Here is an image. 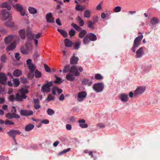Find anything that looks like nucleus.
<instances>
[{"instance_id": "f257e3e1", "label": "nucleus", "mask_w": 160, "mask_h": 160, "mask_svg": "<svg viewBox=\"0 0 160 160\" xmlns=\"http://www.w3.org/2000/svg\"><path fill=\"white\" fill-rule=\"evenodd\" d=\"M78 71L82 72L83 71V68L81 67H78L76 66H72L70 68L69 72L72 74H68L66 76L67 79L70 81H74L75 78L74 76L77 77L80 75V73Z\"/></svg>"}, {"instance_id": "f03ea898", "label": "nucleus", "mask_w": 160, "mask_h": 160, "mask_svg": "<svg viewBox=\"0 0 160 160\" xmlns=\"http://www.w3.org/2000/svg\"><path fill=\"white\" fill-rule=\"evenodd\" d=\"M97 39V37L94 34L92 33H89L83 38V42L84 44H87L89 43L90 41H94Z\"/></svg>"}, {"instance_id": "7ed1b4c3", "label": "nucleus", "mask_w": 160, "mask_h": 160, "mask_svg": "<svg viewBox=\"0 0 160 160\" xmlns=\"http://www.w3.org/2000/svg\"><path fill=\"white\" fill-rule=\"evenodd\" d=\"M46 83L43 85L41 87V91L43 93H48L50 92V87L53 86V82L52 81L48 82L46 81Z\"/></svg>"}, {"instance_id": "20e7f679", "label": "nucleus", "mask_w": 160, "mask_h": 160, "mask_svg": "<svg viewBox=\"0 0 160 160\" xmlns=\"http://www.w3.org/2000/svg\"><path fill=\"white\" fill-rule=\"evenodd\" d=\"M143 38V36L140 35L135 38L134 41L133 45L131 48L132 52H135L136 51V49L140 45V42Z\"/></svg>"}, {"instance_id": "39448f33", "label": "nucleus", "mask_w": 160, "mask_h": 160, "mask_svg": "<svg viewBox=\"0 0 160 160\" xmlns=\"http://www.w3.org/2000/svg\"><path fill=\"white\" fill-rule=\"evenodd\" d=\"M12 6L16 10L20 12L22 16H24L25 15L26 10L23 8L22 4L17 3L14 4H12Z\"/></svg>"}, {"instance_id": "423d86ee", "label": "nucleus", "mask_w": 160, "mask_h": 160, "mask_svg": "<svg viewBox=\"0 0 160 160\" xmlns=\"http://www.w3.org/2000/svg\"><path fill=\"white\" fill-rule=\"evenodd\" d=\"M1 16L3 20H5L7 19L10 20L12 18L11 14L5 9H3L2 10Z\"/></svg>"}, {"instance_id": "0eeeda50", "label": "nucleus", "mask_w": 160, "mask_h": 160, "mask_svg": "<svg viewBox=\"0 0 160 160\" xmlns=\"http://www.w3.org/2000/svg\"><path fill=\"white\" fill-rule=\"evenodd\" d=\"M93 89L97 92H101L104 88V85L101 82L96 83L92 86Z\"/></svg>"}, {"instance_id": "6e6552de", "label": "nucleus", "mask_w": 160, "mask_h": 160, "mask_svg": "<svg viewBox=\"0 0 160 160\" xmlns=\"http://www.w3.org/2000/svg\"><path fill=\"white\" fill-rule=\"evenodd\" d=\"M8 99L9 101L12 102H13L14 101L18 102H21L22 101V99L20 97V95L19 93H17L16 97L14 95H10L8 98Z\"/></svg>"}, {"instance_id": "1a4fd4ad", "label": "nucleus", "mask_w": 160, "mask_h": 160, "mask_svg": "<svg viewBox=\"0 0 160 160\" xmlns=\"http://www.w3.org/2000/svg\"><path fill=\"white\" fill-rule=\"evenodd\" d=\"M29 92V91L26 89L24 88H22L19 90L18 92L20 95L21 98L22 99V101L24 99H25L27 97L26 94Z\"/></svg>"}, {"instance_id": "9d476101", "label": "nucleus", "mask_w": 160, "mask_h": 160, "mask_svg": "<svg viewBox=\"0 0 160 160\" xmlns=\"http://www.w3.org/2000/svg\"><path fill=\"white\" fill-rule=\"evenodd\" d=\"M87 95L86 92L85 91L79 92L77 98V101L79 102L82 101Z\"/></svg>"}, {"instance_id": "9b49d317", "label": "nucleus", "mask_w": 160, "mask_h": 160, "mask_svg": "<svg viewBox=\"0 0 160 160\" xmlns=\"http://www.w3.org/2000/svg\"><path fill=\"white\" fill-rule=\"evenodd\" d=\"M7 133L9 136L14 138L16 135L20 134L21 132L19 130H12L8 132Z\"/></svg>"}, {"instance_id": "f8f14e48", "label": "nucleus", "mask_w": 160, "mask_h": 160, "mask_svg": "<svg viewBox=\"0 0 160 160\" xmlns=\"http://www.w3.org/2000/svg\"><path fill=\"white\" fill-rule=\"evenodd\" d=\"M145 90V88L144 87L140 86L138 87L135 91L134 96L140 95L143 93Z\"/></svg>"}, {"instance_id": "ddd939ff", "label": "nucleus", "mask_w": 160, "mask_h": 160, "mask_svg": "<svg viewBox=\"0 0 160 160\" xmlns=\"http://www.w3.org/2000/svg\"><path fill=\"white\" fill-rule=\"evenodd\" d=\"M6 117L9 119H12L13 118H19L20 116L17 113H14L9 112L6 114Z\"/></svg>"}, {"instance_id": "4468645a", "label": "nucleus", "mask_w": 160, "mask_h": 160, "mask_svg": "<svg viewBox=\"0 0 160 160\" xmlns=\"http://www.w3.org/2000/svg\"><path fill=\"white\" fill-rule=\"evenodd\" d=\"M7 80L6 74L2 72H1L0 73V83L4 85H6Z\"/></svg>"}, {"instance_id": "2eb2a0df", "label": "nucleus", "mask_w": 160, "mask_h": 160, "mask_svg": "<svg viewBox=\"0 0 160 160\" xmlns=\"http://www.w3.org/2000/svg\"><path fill=\"white\" fill-rule=\"evenodd\" d=\"M79 59L78 57L75 56V54L73 53L72 56L71 58L70 59V63L71 64L76 65L78 63Z\"/></svg>"}, {"instance_id": "dca6fc26", "label": "nucleus", "mask_w": 160, "mask_h": 160, "mask_svg": "<svg viewBox=\"0 0 160 160\" xmlns=\"http://www.w3.org/2000/svg\"><path fill=\"white\" fill-rule=\"evenodd\" d=\"M46 18L47 21L49 22L53 23L55 22L54 18L52 16L51 13H49L46 14Z\"/></svg>"}, {"instance_id": "f3484780", "label": "nucleus", "mask_w": 160, "mask_h": 160, "mask_svg": "<svg viewBox=\"0 0 160 160\" xmlns=\"http://www.w3.org/2000/svg\"><path fill=\"white\" fill-rule=\"evenodd\" d=\"M33 112L26 110H21L20 111V114L22 116H28L32 115Z\"/></svg>"}, {"instance_id": "a211bd4d", "label": "nucleus", "mask_w": 160, "mask_h": 160, "mask_svg": "<svg viewBox=\"0 0 160 160\" xmlns=\"http://www.w3.org/2000/svg\"><path fill=\"white\" fill-rule=\"evenodd\" d=\"M17 43L15 41H14L11 43L6 48V50L7 51L13 50L16 47Z\"/></svg>"}, {"instance_id": "6ab92c4d", "label": "nucleus", "mask_w": 160, "mask_h": 160, "mask_svg": "<svg viewBox=\"0 0 160 160\" xmlns=\"http://www.w3.org/2000/svg\"><path fill=\"white\" fill-rule=\"evenodd\" d=\"M143 48H145L142 47H141L136 52V56L137 57L136 58H140L142 57L143 55H144V53L143 51Z\"/></svg>"}, {"instance_id": "aec40b11", "label": "nucleus", "mask_w": 160, "mask_h": 160, "mask_svg": "<svg viewBox=\"0 0 160 160\" xmlns=\"http://www.w3.org/2000/svg\"><path fill=\"white\" fill-rule=\"evenodd\" d=\"M159 19L156 17H153L151 18L150 21V24L152 25H156L159 22Z\"/></svg>"}, {"instance_id": "412c9836", "label": "nucleus", "mask_w": 160, "mask_h": 160, "mask_svg": "<svg viewBox=\"0 0 160 160\" xmlns=\"http://www.w3.org/2000/svg\"><path fill=\"white\" fill-rule=\"evenodd\" d=\"M82 83L84 85L90 86L92 84V82L89 79L87 78H84L82 80Z\"/></svg>"}, {"instance_id": "4be33fe9", "label": "nucleus", "mask_w": 160, "mask_h": 160, "mask_svg": "<svg viewBox=\"0 0 160 160\" xmlns=\"http://www.w3.org/2000/svg\"><path fill=\"white\" fill-rule=\"evenodd\" d=\"M15 37V36L11 35L5 37L4 38V42L5 43L7 44L9 43L13 40Z\"/></svg>"}, {"instance_id": "5701e85b", "label": "nucleus", "mask_w": 160, "mask_h": 160, "mask_svg": "<svg viewBox=\"0 0 160 160\" xmlns=\"http://www.w3.org/2000/svg\"><path fill=\"white\" fill-rule=\"evenodd\" d=\"M27 36L28 40L31 41L33 39L34 37V34H32L30 30H28L27 31Z\"/></svg>"}, {"instance_id": "b1692460", "label": "nucleus", "mask_w": 160, "mask_h": 160, "mask_svg": "<svg viewBox=\"0 0 160 160\" xmlns=\"http://www.w3.org/2000/svg\"><path fill=\"white\" fill-rule=\"evenodd\" d=\"M78 122L80 123L79 126L82 128H86L88 127L87 124L85 123V120L84 119L79 120Z\"/></svg>"}, {"instance_id": "393cba45", "label": "nucleus", "mask_w": 160, "mask_h": 160, "mask_svg": "<svg viewBox=\"0 0 160 160\" xmlns=\"http://www.w3.org/2000/svg\"><path fill=\"white\" fill-rule=\"evenodd\" d=\"M2 8H6L8 10H11V5L9 4L7 2H3L1 6Z\"/></svg>"}, {"instance_id": "a878e982", "label": "nucleus", "mask_w": 160, "mask_h": 160, "mask_svg": "<svg viewBox=\"0 0 160 160\" xmlns=\"http://www.w3.org/2000/svg\"><path fill=\"white\" fill-rule=\"evenodd\" d=\"M35 126L32 124H30L27 125L25 128V131H28L33 129Z\"/></svg>"}, {"instance_id": "bb28decb", "label": "nucleus", "mask_w": 160, "mask_h": 160, "mask_svg": "<svg viewBox=\"0 0 160 160\" xmlns=\"http://www.w3.org/2000/svg\"><path fill=\"white\" fill-rule=\"evenodd\" d=\"M128 95L126 94H121L119 96L121 100L124 102L127 101L128 100Z\"/></svg>"}, {"instance_id": "cd10ccee", "label": "nucleus", "mask_w": 160, "mask_h": 160, "mask_svg": "<svg viewBox=\"0 0 160 160\" xmlns=\"http://www.w3.org/2000/svg\"><path fill=\"white\" fill-rule=\"evenodd\" d=\"M28 10L29 12L31 14H34L37 12V10L31 7H29L28 8Z\"/></svg>"}, {"instance_id": "c85d7f7f", "label": "nucleus", "mask_w": 160, "mask_h": 160, "mask_svg": "<svg viewBox=\"0 0 160 160\" xmlns=\"http://www.w3.org/2000/svg\"><path fill=\"white\" fill-rule=\"evenodd\" d=\"M64 42L65 46L67 47H71L73 44L72 42L68 39H65Z\"/></svg>"}, {"instance_id": "c756f323", "label": "nucleus", "mask_w": 160, "mask_h": 160, "mask_svg": "<svg viewBox=\"0 0 160 160\" xmlns=\"http://www.w3.org/2000/svg\"><path fill=\"white\" fill-rule=\"evenodd\" d=\"M19 33L20 38L22 39H24L26 37L25 30L24 29H21L19 31Z\"/></svg>"}, {"instance_id": "7c9ffc66", "label": "nucleus", "mask_w": 160, "mask_h": 160, "mask_svg": "<svg viewBox=\"0 0 160 160\" xmlns=\"http://www.w3.org/2000/svg\"><path fill=\"white\" fill-rule=\"evenodd\" d=\"M22 74V71L19 69H16L13 72V75L15 77H19Z\"/></svg>"}, {"instance_id": "2f4dec72", "label": "nucleus", "mask_w": 160, "mask_h": 160, "mask_svg": "<svg viewBox=\"0 0 160 160\" xmlns=\"http://www.w3.org/2000/svg\"><path fill=\"white\" fill-rule=\"evenodd\" d=\"M58 31L64 37H67L68 33L65 31L59 29H58Z\"/></svg>"}, {"instance_id": "473e14b6", "label": "nucleus", "mask_w": 160, "mask_h": 160, "mask_svg": "<svg viewBox=\"0 0 160 160\" xmlns=\"http://www.w3.org/2000/svg\"><path fill=\"white\" fill-rule=\"evenodd\" d=\"M11 19L9 20V21L6 22H5V24L6 26L10 27H12L14 26V23L11 21Z\"/></svg>"}, {"instance_id": "72a5a7b5", "label": "nucleus", "mask_w": 160, "mask_h": 160, "mask_svg": "<svg viewBox=\"0 0 160 160\" xmlns=\"http://www.w3.org/2000/svg\"><path fill=\"white\" fill-rule=\"evenodd\" d=\"M81 44V41L78 40L74 44V48L76 49H78L80 48V46Z\"/></svg>"}, {"instance_id": "f704fd0d", "label": "nucleus", "mask_w": 160, "mask_h": 160, "mask_svg": "<svg viewBox=\"0 0 160 160\" xmlns=\"http://www.w3.org/2000/svg\"><path fill=\"white\" fill-rule=\"evenodd\" d=\"M28 68L33 73L35 71L36 67L33 64H31L28 66Z\"/></svg>"}, {"instance_id": "c9c22d12", "label": "nucleus", "mask_w": 160, "mask_h": 160, "mask_svg": "<svg viewBox=\"0 0 160 160\" xmlns=\"http://www.w3.org/2000/svg\"><path fill=\"white\" fill-rule=\"evenodd\" d=\"M13 86L15 87H18L20 84V82L18 79H13Z\"/></svg>"}, {"instance_id": "e433bc0d", "label": "nucleus", "mask_w": 160, "mask_h": 160, "mask_svg": "<svg viewBox=\"0 0 160 160\" xmlns=\"http://www.w3.org/2000/svg\"><path fill=\"white\" fill-rule=\"evenodd\" d=\"M87 32L85 30H83L80 32L79 34V37L80 38H83L84 36L87 34Z\"/></svg>"}, {"instance_id": "4c0bfd02", "label": "nucleus", "mask_w": 160, "mask_h": 160, "mask_svg": "<svg viewBox=\"0 0 160 160\" xmlns=\"http://www.w3.org/2000/svg\"><path fill=\"white\" fill-rule=\"evenodd\" d=\"M55 99V97L53 96L51 94H48V97L46 100L48 101H50L54 100Z\"/></svg>"}, {"instance_id": "58836bf2", "label": "nucleus", "mask_w": 160, "mask_h": 160, "mask_svg": "<svg viewBox=\"0 0 160 160\" xmlns=\"http://www.w3.org/2000/svg\"><path fill=\"white\" fill-rule=\"evenodd\" d=\"M35 77L37 78L41 77V73L38 70H36L35 72Z\"/></svg>"}, {"instance_id": "ea45409f", "label": "nucleus", "mask_w": 160, "mask_h": 160, "mask_svg": "<svg viewBox=\"0 0 160 160\" xmlns=\"http://www.w3.org/2000/svg\"><path fill=\"white\" fill-rule=\"evenodd\" d=\"M47 112L48 114L50 116L53 115L55 113V111L53 110L50 108L48 109Z\"/></svg>"}, {"instance_id": "a19ab883", "label": "nucleus", "mask_w": 160, "mask_h": 160, "mask_svg": "<svg viewBox=\"0 0 160 160\" xmlns=\"http://www.w3.org/2000/svg\"><path fill=\"white\" fill-rule=\"evenodd\" d=\"M88 26L89 28L92 29H93L94 27L93 26V25L94 23L93 22L91 21H89L88 22Z\"/></svg>"}, {"instance_id": "79ce46f5", "label": "nucleus", "mask_w": 160, "mask_h": 160, "mask_svg": "<svg viewBox=\"0 0 160 160\" xmlns=\"http://www.w3.org/2000/svg\"><path fill=\"white\" fill-rule=\"evenodd\" d=\"M95 78L96 79L98 80H102L103 79V77L100 74H96L95 75Z\"/></svg>"}, {"instance_id": "37998d69", "label": "nucleus", "mask_w": 160, "mask_h": 160, "mask_svg": "<svg viewBox=\"0 0 160 160\" xmlns=\"http://www.w3.org/2000/svg\"><path fill=\"white\" fill-rule=\"evenodd\" d=\"M4 123L6 125H13L15 124V123L14 122L9 120H5L4 122Z\"/></svg>"}, {"instance_id": "c03bdc74", "label": "nucleus", "mask_w": 160, "mask_h": 160, "mask_svg": "<svg viewBox=\"0 0 160 160\" xmlns=\"http://www.w3.org/2000/svg\"><path fill=\"white\" fill-rule=\"evenodd\" d=\"M70 148H68L67 149H64L62 151L60 152L59 153H58V156L61 155L63 154L66 153L67 152L69 151L70 150Z\"/></svg>"}, {"instance_id": "a18cd8bd", "label": "nucleus", "mask_w": 160, "mask_h": 160, "mask_svg": "<svg viewBox=\"0 0 160 160\" xmlns=\"http://www.w3.org/2000/svg\"><path fill=\"white\" fill-rule=\"evenodd\" d=\"M84 17L87 18H89L90 17V12L89 10H87L85 11Z\"/></svg>"}, {"instance_id": "49530a36", "label": "nucleus", "mask_w": 160, "mask_h": 160, "mask_svg": "<svg viewBox=\"0 0 160 160\" xmlns=\"http://www.w3.org/2000/svg\"><path fill=\"white\" fill-rule=\"evenodd\" d=\"M121 10V8L120 6H117L115 7L114 10V12H120Z\"/></svg>"}, {"instance_id": "de8ad7c7", "label": "nucleus", "mask_w": 160, "mask_h": 160, "mask_svg": "<svg viewBox=\"0 0 160 160\" xmlns=\"http://www.w3.org/2000/svg\"><path fill=\"white\" fill-rule=\"evenodd\" d=\"M70 65L69 64L67 65L64 67V69L63 70V72H66L69 71V68H70Z\"/></svg>"}, {"instance_id": "09e8293b", "label": "nucleus", "mask_w": 160, "mask_h": 160, "mask_svg": "<svg viewBox=\"0 0 160 160\" xmlns=\"http://www.w3.org/2000/svg\"><path fill=\"white\" fill-rule=\"evenodd\" d=\"M76 33V31L75 30L72 29L69 32V34L71 37L74 36Z\"/></svg>"}, {"instance_id": "8fccbe9b", "label": "nucleus", "mask_w": 160, "mask_h": 160, "mask_svg": "<svg viewBox=\"0 0 160 160\" xmlns=\"http://www.w3.org/2000/svg\"><path fill=\"white\" fill-rule=\"evenodd\" d=\"M20 51L22 53L25 54H27L28 53V51L23 47L21 48Z\"/></svg>"}, {"instance_id": "3c124183", "label": "nucleus", "mask_w": 160, "mask_h": 160, "mask_svg": "<svg viewBox=\"0 0 160 160\" xmlns=\"http://www.w3.org/2000/svg\"><path fill=\"white\" fill-rule=\"evenodd\" d=\"M57 87L55 86H54L53 87L52 89V93L54 95L56 94V92L57 91Z\"/></svg>"}, {"instance_id": "603ef678", "label": "nucleus", "mask_w": 160, "mask_h": 160, "mask_svg": "<svg viewBox=\"0 0 160 160\" xmlns=\"http://www.w3.org/2000/svg\"><path fill=\"white\" fill-rule=\"evenodd\" d=\"M44 66L46 71L47 72H51V69L50 68L48 67L47 65L44 64Z\"/></svg>"}, {"instance_id": "864d4df0", "label": "nucleus", "mask_w": 160, "mask_h": 160, "mask_svg": "<svg viewBox=\"0 0 160 160\" xmlns=\"http://www.w3.org/2000/svg\"><path fill=\"white\" fill-rule=\"evenodd\" d=\"M55 77L56 78V80L55 81V83H60L62 82V81H61L62 79L61 78H60L56 76H55Z\"/></svg>"}, {"instance_id": "5fc2aeb1", "label": "nucleus", "mask_w": 160, "mask_h": 160, "mask_svg": "<svg viewBox=\"0 0 160 160\" xmlns=\"http://www.w3.org/2000/svg\"><path fill=\"white\" fill-rule=\"evenodd\" d=\"M7 58L5 55H2L1 57V60L2 61L5 62L6 61Z\"/></svg>"}, {"instance_id": "6e6d98bb", "label": "nucleus", "mask_w": 160, "mask_h": 160, "mask_svg": "<svg viewBox=\"0 0 160 160\" xmlns=\"http://www.w3.org/2000/svg\"><path fill=\"white\" fill-rule=\"evenodd\" d=\"M20 56L19 53L18 52H17L15 54V58L18 60H19L20 58Z\"/></svg>"}, {"instance_id": "4d7b16f0", "label": "nucleus", "mask_w": 160, "mask_h": 160, "mask_svg": "<svg viewBox=\"0 0 160 160\" xmlns=\"http://www.w3.org/2000/svg\"><path fill=\"white\" fill-rule=\"evenodd\" d=\"M42 34V33H39L36 35L34 34V37L37 39H38L41 37Z\"/></svg>"}, {"instance_id": "13d9d810", "label": "nucleus", "mask_w": 160, "mask_h": 160, "mask_svg": "<svg viewBox=\"0 0 160 160\" xmlns=\"http://www.w3.org/2000/svg\"><path fill=\"white\" fill-rule=\"evenodd\" d=\"M12 113H16L17 109L15 106H13L11 110Z\"/></svg>"}, {"instance_id": "bf43d9fd", "label": "nucleus", "mask_w": 160, "mask_h": 160, "mask_svg": "<svg viewBox=\"0 0 160 160\" xmlns=\"http://www.w3.org/2000/svg\"><path fill=\"white\" fill-rule=\"evenodd\" d=\"M34 107L37 110L40 108L41 106L39 104V103L36 104H34Z\"/></svg>"}, {"instance_id": "052dcab7", "label": "nucleus", "mask_w": 160, "mask_h": 160, "mask_svg": "<svg viewBox=\"0 0 160 160\" xmlns=\"http://www.w3.org/2000/svg\"><path fill=\"white\" fill-rule=\"evenodd\" d=\"M32 61V59H27L26 61V63H27V65H28V66L30 65L31 64H32L31 63Z\"/></svg>"}, {"instance_id": "680f3d73", "label": "nucleus", "mask_w": 160, "mask_h": 160, "mask_svg": "<svg viewBox=\"0 0 160 160\" xmlns=\"http://www.w3.org/2000/svg\"><path fill=\"white\" fill-rule=\"evenodd\" d=\"M66 128L68 130H71L72 129V126L69 124H67L66 125Z\"/></svg>"}, {"instance_id": "e2e57ef3", "label": "nucleus", "mask_w": 160, "mask_h": 160, "mask_svg": "<svg viewBox=\"0 0 160 160\" xmlns=\"http://www.w3.org/2000/svg\"><path fill=\"white\" fill-rule=\"evenodd\" d=\"M41 122L42 123L46 124L48 123L49 122L47 119H43V120H42L41 121Z\"/></svg>"}, {"instance_id": "0e129e2a", "label": "nucleus", "mask_w": 160, "mask_h": 160, "mask_svg": "<svg viewBox=\"0 0 160 160\" xmlns=\"http://www.w3.org/2000/svg\"><path fill=\"white\" fill-rule=\"evenodd\" d=\"M56 23L58 24V25L60 26L62 25V23H61L60 19L58 18L56 20Z\"/></svg>"}, {"instance_id": "69168bd1", "label": "nucleus", "mask_w": 160, "mask_h": 160, "mask_svg": "<svg viewBox=\"0 0 160 160\" xmlns=\"http://www.w3.org/2000/svg\"><path fill=\"white\" fill-rule=\"evenodd\" d=\"M64 99V96L63 94H61L60 97L59 98V99L60 101H62Z\"/></svg>"}, {"instance_id": "338daca9", "label": "nucleus", "mask_w": 160, "mask_h": 160, "mask_svg": "<svg viewBox=\"0 0 160 160\" xmlns=\"http://www.w3.org/2000/svg\"><path fill=\"white\" fill-rule=\"evenodd\" d=\"M101 6L100 4H98L96 8V9L98 10H100L101 9Z\"/></svg>"}, {"instance_id": "774afa93", "label": "nucleus", "mask_w": 160, "mask_h": 160, "mask_svg": "<svg viewBox=\"0 0 160 160\" xmlns=\"http://www.w3.org/2000/svg\"><path fill=\"white\" fill-rule=\"evenodd\" d=\"M5 99L3 98H0V104L3 103L4 102Z\"/></svg>"}]
</instances>
